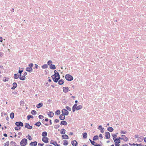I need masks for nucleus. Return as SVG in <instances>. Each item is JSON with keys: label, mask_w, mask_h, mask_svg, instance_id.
I'll use <instances>...</instances> for the list:
<instances>
[{"label": "nucleus", "mask_w": 146, "mask_h": 146, "mask_svg": "<svg viewBox=\"0 0 146 146\" xmlns=\"http://www.w3.org/2000/svg\"><path fill=\"white\" fill-rule=\"evenodd\" d=\"M113 140L115 143V146H119V143H120V140L119 139L117 138H113Z\"/></svg>", "instance_id": "f257e3e1"}, {"label": "nucleus", "mask_w": 146, "mask_h": 146, "mask_svg": "<svg viewBox=\"0 0 146 146\" xmlns=\"http://www.w3.org/2000/svg\"><path fill=\"white\" fill-rule=\"evenodd\" d=\"M27 140L26 139H23L20 142V144L21 146H25L27 143Z\"/></svg>", "instance_id": "f03ea898"}, {"label": "nucleus", "mask_w": 146, "mask_h": 146, "mask_svg": "<svg viewBox=\"0 0 146 146\" xmlns=\"http://www.w3.org/2000/svg\"><path fill=\"white\" fill-rule=\"evenodd\" d=\"M65 78L66 80L69 81H71L73 79V77L72 76L68 74H66L65 76Z\"/></svg>", "instance_id": "7ed1b4c3"}, {"label": "nucleus", "mask_w": 146, "mask_h": 146, "mask_svg": "<svg viewBox=\"0 0 146 146\" xmlns=\"http://www.w3.org/2000/svg\"><path fill=\"white\" fill-rule=\"evenodd\" d=\"M53 80L55 82H57L60 79H58L57 77L55 76H54L53 75L51 76Z\"/></svg>", "instance_id": "20e7f679"}, {"label": "nucleus", "mask_w": 146, "mask_h": 146, "mask_svg": "<svg viewBox=\"0 0 146 146\" xmlns=\"http://www.w3.org/2000/svg\"><path fill=\"white\" fill-rule=\"evenodd\" d=\"M49 139L46 137H43L42 138V141L45 143H48Z\"/></svg>", "instance_id": "39448f33"}, {"label": "nucleus", "mask_w": 146, "mask_h": 146, "mask_svg": "<svg viewBox=\"0 0 146 146\" xmlns=\"http://www.w3.org/2000/svg\"><path fill=\"white\" fill-rule=\"evenodd\" d=\"M62 113L65 115H68L69 113V112L67 110L65 109H63L62 110Z\"/></svg>", "instance_id": "423d86ee"}, {"label": "nucleus", "mask_w": 146, "mask_h": 146, "mask_svg": "<svg viewBox=\"0 0 146 146\" xmlns=\"http://www.w3.org/2000/svg\"><path fill=\"white\" fill-rule=\"evenodd\" d=\"M25 127L28 129H31L33 128V127L30 126L29 124L26 123L25 125Z\"/></svg>", "instance_id": "0eeeda50"}, {"label": "nucleus", "mask_w": 146, "mask_h": 146, "mask_svg": "<svg viewBox=\"0 0 146 146\" xmlns=\"http://www.w3.org/2000/svg\"><path fill=\"white\" fill-rule=\"evenodd\" d=\"M110 134L108 132H106L105 133V137L106 138V139H108L110 138Z\"/></svg>", "instance_id": "6e6552de"}, {"label": "nucleus", "mask_w": 146, "mask_h": 146, "mask_svg": "<svg viewBox=\"0 0 146 146\" xmlns=\"http://www.w3.org/2000/svg\"><path fill=\"white\" fill-rule=\"evenodd\" d=\"M71 144L73 146H76L78 145V143L76 140H74L72 141Z\"/></svg>", "instance_id": "1a4fd4ad"}, {"label": "nucleus", "mask_w": 146, "mask_h": 146, "mask_svg": "<svg viewBox=\"0 0 146 146\" xmlns=\"http://www.w3.org/2000/svg\"><path fill=\"white\" fill-rule=\"evenodd\" d=\"M30 145L31 146H36L37 145V142L36 141L32 142L30 143Z\"/></svg>", "instance_id": "9d476101"}, {"label": "nucleus", "mask_w": 146, "mask_h": 146, "mask_svg": "<svg viewBox=\"0 0 146 146\" xmlns=\"http://www.w3.org/2000/svg\"><path fill=\"white\" fill-rule=\"evenodd\" d=\"M121 139L123 140L124 141H126L128 140L127 138L125 135H122L121 136Z\"/></svg>", "instance_id": "9b49d317"}, {"label": "nucleus", "mask_w": 146, "mask_h": 146, "mask_svg": "<svg viewBox=\"0 0 146 146\" xmlns=\"http://www.w3.org/2000/svg\"><path fill=\"white\" fill-rule=\"evenodd\" d=\"M77 104H75L72 107V111L74 112L76 110V108L77 107Z\"/></svg>", "instance_id": "f8f14e48"}, {"label": "nucleus", "mask_w": 146, "mask_h": 146, "mask_svg": "<svg viewBox=\"0 0 146 146\" xmlns=\"http://www.w3.org/2000/svg\"><path fill=\"white\" fill-rule=\"evenodd\" d=\"M33 70V69L32 68L30 67H27L26 68V70L30 72H31Z\"/></svg>", "instance_id": "ddd939ff"}, {"label": "nucleus", "mask_w": 146, "mask_h": 146, "mask_svg": "<svg viewBox=\"0 0 146 146\" xmlns=\"http://www.w3.org/2000/svg\"><path fill=\"white\" fill-rule=\"evenodd\" d=\"M48 114L49 117H52L53 116L54 114L53 112L51 111L48 113Z\"/></svg>", "instance_id": "4468645a"}, {"label": "nucleus", "mask_w": 146, "mask_h": 146, "mask_svg": "<svg viewBox=\"0 0 146 146\" xmlns=\"http://www.w3.org/2000/svg\"><path fill=\"white\" fill-rule=\"evenodd\" d=\"M59 118L61 120H64L65 119V116L63 114L60 115L59 116Z\"/></svg>", "instance_id": "2eb2a0df"}, {"label": "nucleus", "mask_w": 146, "mask_h": 146, "mask_svg": "<svg viewBox=\"0 0 146 146\" xmlns=\"http://www.w3.org/2000/svg\"><path fill=\"white\" fill-rule=\"evenodd\" d=\"M13 86L11 88V89L12 90H14L15 89L17 86V83L15 82H14L13 84Z\"/></svg>", "instance_id": "dca6fc26"}, {"label": "nucleus", "mask_w": 146, "mask_h": 146, "mask_svg": "<svg viewBox=\"0 0 146 146\" xmlns=\"http://www.w3.org/2000/svg\"><path fill=\"white\" fill-rule=\"evenodd\" d=\"M67 124V123L65 121H62L61 122V125H66Z\"/></svg>", "instance_id": "f3484780"}, {"label": "nucleus", "mask_w": 146, "mask_h": 146, "mask_svg": "<svg viewBox=\"0 0 146 146\" xmlns=\"http://www.w3.org/2000/svg\"><path fill=\"white\" fill-rule=\"evenodd\" d=\"M50 68L54 70L56 69V68L55 66L54 65L51 64L50 66Z\"/></svg>", "instance_id": "a211bd4d"}, {"label": "nucleus", "mask_w": 146, "mask_h": 146, "mask_svg": "<svg viewBox=\"0 0 146 146\" xmlns=\"http://www.w3.org/2000/svg\"><path fill=\"white\" fill-rule=\"evenodd\" d=\"M62 137L63 139H68V137L66 135H62Z\"/></svg>", "instance_id": "6ab92c4d"}, {"label": "nucleus", "mask_w": 146, "mask_h": 146, "mask_svg": "<svg viewBox=\"0 0 146 146\" xmlns=\"http://www.w3.org/2000/svg\"><path fill=\"white\" fill-rule=\"evenodd\" d=\"M64 82V81L62 79L60 80L58 82V84L59 85H62L63 84Z\"/></svg>", "instance_id": "aec40b11"}, {"label": "nucleus", "mask_w": 146, "mask_h": 146, "mask_svg": "<svg viewBox=\"0 0 146 146\" xmlns=\"http://www.w3.org/2000/svg\"><path fill=\"white\" fill-rule=\"evenodd\" d=\"M47 133L46 131H44L42 132V136L44 137H46L47 135Z\"/></svg>", "instance_id": "412c9836"}, {"label": "nucleus", "mask_w": 146, "mask_h": 146, "mask_svg": "<svg viewBox=\"0 0 146 146\" xmlns=\"http://www.w3.org/2000/svg\"><path fill=\"white\" fill-rule=\"evenodd\" d=\"M68 87H64L63 91L64 92H68Z\"/></svg>", "instance_id": "4be33fe9"}, {"label": "nucleus", "mask_w": 146, "mask_h": 146, "mask_svg": "<svg viewBox=\"0 0 146 146\" xmlns=\"http://www.w3.org/2000/svg\"><path fill=\"white\" fill-rule=\"evenodd\" d=\"M43 104L42 103H40L38 104L36 106L37 108H39L42 106Z\"/></svg>", "instance_id": "5701e85b"}, {"label": "nucleus", "mask_w": 146, "mask_h": 146, "mask_svg": "<svg viewBox=\"0 0 146 146\" xmlns=\"http://www.w3.org/2000/svg\"><path fill=\"white\" fill-rule=\"evenodd\" d=\"M19 78L21 80H24L25 79V76H21Z\"/></svg>", "instance_id": "b1692460"}, {"label": "nucleus", "mask_w": 146, "mask_h": 146, "mask_svg": "<svg viewBox=\"0 0 146 146\" xmlns=\"http://www.w3.org/2000/svg\"><path fill=\"white\" fill-rule=\"evenodd\" d=\"M82 108V106L81 105H79L77 106L76 108V110H80Z\"/></svg>", "instance_id": "393cba45"}, {"label": "nucleus", "mask_w": 146, "mask_h": 146, "mask_svg": "<svg viewBox=\"0 0 146 146\" xmlns=\"http://www.w3.org/2000/svg\"><path fill=\"white\" fill-rule=\"evenodd\" d=\"M83 138L86 139L87 137V134L86 133H84L83 134Z\"/></svg>", "instance_id": "a878e982"}, {"label": "nucleus", "mask_w": 146, "mask_h": 146, "mask_svg": "<svg viewBox=\"0 0 146 146\" xmlns=\"http://www.w3.org/2000/svg\"><path fill=\"white\" fill-rule=\"evenodd\" d=\"M107 130L110 132H111L113 131V129L112 127H109L108 128Z\"/></svg>", "instance_id": "bb28decb"}, {"label": "nucleus", "mask_w": 146, "mask_h": 146, "mask_svg": "<svg viewBox=\"0 0 146 146\" xmlns=\"http://www.w3.org/2000/svg\"><path fill=\"white\" fill-rule=\"evenodd\" d=\"M60 133L62 134H64L65 133V130L64 129H62L60 130Z\"/></svg>", "instance_id": "cd10ccee"}, {"label": "nucleus", "mask_w": 146, "mask_h": 146, "mask_svg": "<svg viewBox=\"0 0 146 146\" xmlns=\"http://www.w3.org/2000/svg\"><path fill=\"white\" fill-rule=\"evenodd\" d=\"M98 135L94 136L93 138V140L94 141L98 140Z\"/></svg>", "instance_id": "c85d7f7f"}, {"label": "nucleus", "mask_w": 146, "mask_h": 146, "mask_svg": "<svg viewBox=\"0 0 146 146\" xmlns=\"http://www.w3.org/2000/svg\"><path fill=\"white\" fill-rule=\"evenodd\" d=\"M19 76L18 74H15L14 77V78L17 79L19 78Z\"/></svg>", "instance_id": "c756f323"}, {"label": "nucleus", "mask_w": 146, "mask_h": 146, "mask_svg": "<svg viewBox=\"0 0 146 146\" xmlns=\"http://www.w3.org/2000/svg\"><path fill=\"white\" fill-rule=\"evenodd\" d=\"M48 66L46 64H45L43 66H42L41 67L43 69H45L47 68Z\"/></svg>", "instance_id": "7c9ffc66"}, {"label": "nucleus", "mask_w": 146, "mask_h": 146, "mask_svg": "<svg viewBox=\"0 0 146 146\" xmlns=\"http://www.w3.org/2000/svg\"><path fill=\"white\" fill-rule=\"evenodd\" d=\"M41 124V123L40 122L38 121V122H37L36 123H35V125L39 127V126Z\"/></svg>", "instance_id": "2f4dec72"}, {"label": "nucleus", "mask_w": 146, "mask_h": 146, "mask_svg": "<svg viewBox=\"0 0 146 146\" xmlns=\"http://www.w3.org/2000/svg\"><path fill=\"white\" fill-rule=\"evenodd\" d=\"M10 117L11 119H13L14 117V113L12 112L10 114Z\"/></svg>", "instance_id": "473e14b6"}, {"label": "nucleus", "mask_w": 146, "mask_h": 146, "mask_svg": "<svg viewBox=\"0 0 146 146\" xmlns=\"http://www.w3.org/2000/svg\"><path fill=\"white\" fill-rule=\"evenodd\" d=\"M28 137V139L29 140H31L32 139V138L31 136L29 135H28L27 137Z\"/></svg>", "instance_id": "72a5a7b5"}, {"label": "nucleus", "mask_w": 146, "mask_h": 146, "mask_svg": "<svg viewBox=\"0 0 146 146\" xmlns=\"http://www.w3.org/2000/svg\"><path fill=\"white\" fill-rule=\"evenodd\" d=\"M63 145H68V142L67 141L65 140L64 141Z\"/></svg>", "instance_id": "f704fd0d"}, {"label": "nucleus", "mask_w": 146, "mask_h": 146, "mask_svg": "<svg viewBox=\"0 0 146 146\" xmlns=\"http://www.w3.org/2000/svg\"><path fill=\"white\" fill-rule=\"evenodd\" d=\"M27 119L28 120H29L31 118H33V117L32 115H28L27 116Z\"/></svg>", "instance_id": "c9c22d12"}, {"label": "nucleus", "mask_w": 146, "mask_h": 146, "mask_svg": "<svg viewBox=\"0 0 146 146\" xmlns=\"http://www.w3.org/2000/svg\"><path fill=\"white\" fill-rule=\"evenodd\" d=\"M31 113L33 115H35L36 114V112L34 110H33L31 111Z\"/></svg>", "instance_id": "e433bc0d"}, {"label": "nucleus", "mask_w": 146, "mask_h": 146, "mask_svg": "<svg viewBox=\"0 0 146 146\" xmlns=\"http://www.w3.org/2000/svg\"><path fill=\"white\" fill-rule=\"evenodd\" d=\"M50 143L54 145L55 144H56V142H55L54 141L51 140L50 142Z\"/></svg>", "instance_id": "4c0bfd02"}, {"label": "nucleus", "mask_w": 146, "mask_h": 146, "mask_svg": "<svg viewBox=\"0 0 146 146\" xmlns=\"http://www.w3.org/2000/svg\"><path fill=\"white\" fill-rule=\"evenodd\" d=\"M60 111L59 110H57L56 112V114L57 115H60Z\"/></svg>", "instance_id": "58836bf2"}, {"label": "nucleus", "mask_w": 146, "mask_h": 146, "mask_svg": "<svg viewBox=\"0 0 146 146\" xmlns=\"http://www.w3.org/2000/svg\"><path fill=\"white\" fill-rule=\"evenodd\" d=\"M56 75H55V76L57 77L58 79H60V76L58 72H57V73L56 74Z\"/></svg>", "instance_id": "ea45409f"}, {"label": "nucleus", "mask_w": 146, "mask_h": 146, "mask_svg": "<svg viewBox=\"0 0 146 146\" xmlns=\"http://www.w3.org/2000/svg\"><path fill=\"white\" fill-rule=\"evenodd\" d=\"M21 121L17 122L15 123V124L17 126H20Z\"/></svg>", "instance_id": "a19ab883"}, {"label": "nucleus", "mask_w": 146, "mask_h": 146, "mask_svg": "<svg viewBox=\"0 0 146 146\" xmlns=\"http://www.w3.org/2000/svg\"><path fill=\"white\" fill-rule=\"evenodd\" d=\"M52 63V62L51 60H50L48 61L47 62L48 64L50 66V65H51L52 64L51 63Z\"/></svg>", "instance_id": "79ce46f5"}, {"label": "nucleus", "mask_w": 146, "mask_h": 146, "mask_svg": "<svg viewBox=\"0 0 146 146\" xmlns=\"http://www.w3.org/2000/svg\"><path fill=\"white\" fill-rule=\"evenodd\" d=\"M65 108H66L67 110H68L69 111H71V109L68 106H66L65 107Z\"/></svg>", "instance_id": "37998d69"}, {"label": "nucleus", "mask_w": 146, "mask_h": 146, "mask_svg": "<svg viewBox=\"0 0 146 146\" xmlns=\"http://www.w3.org/2000/svg\"><path fill=\"white\" fill-rule=\"evenodd\" d=\"M21 128V127H15V130H18L19 129H20Z\"/></svg>", "instance_id": "c03bdc74"}, {"label": "nucleus", "mask_w": 146, "mask_h": 146, "mask_svg": "<svg viewBox=\"0 0 146 146\" xmlns=\"http://www.w3.org/2000/svg\"><path fill=\"white\" fill-rule=\"evenodd\" d=\"M44 145V143H39L38 144V146H43Z\"/></svg>", "instance_id": "a18cd8bd"}, {"label": "nucleus", "mask_w": 146, "mask_h": 146, "mask_svg": "<svg viewBox=\"0 0 146 146\" xmlns=\"http://www.w3.org/2000/svg\"><path fill=\"white\" fill-rule=\"evenodd\" d=\"M38 117L40 119H42L44 117L42 115H40Z\"/></svg>", "instance_id": "49530a36"}, {"label": "nucleus", "mask_w": 146, "mask_h": 146, "mask_svg": "<svg viewBox=\"0 0 146 146\" xmlns=\"http://www.w3.org/2000/svg\"><path fill=\"white\" fill-rule=\"evenodd\" d=\"M33 63H31L29 65V67L32 68L33 67Z\"/></svg>", "instance_id": "de8ad7c7"}, {"label": "nucleus", "mask_w": 146, "mask_h": 146, "mask_svg": "<svg viewBox=\"0 0 146 146\" xmlns=\"http://www.w3.org/2000/svg\"><path fill=\"white\" fill-rule=\"evenodd\" d=\"M127 133L126 131H121V134H125Z\"/></svg>", "instance_id": "09e8293b"}, {"label": "nucleus", "mask_w": 146, "mask_h": 146, "mask_svg": "<svg viewBox=\"0 0 146 146\" xmlns=\"http://www.w3.org/2000/svg\"><path fill=\"white\" fill-rule=\"evenodd\" d=\"M9 142H7L5 144V146H9Z\"/></svg>", "instance_id": "8fccbe9b"}, {"label": "nucleus", "mask_w": 146, "mask_h": 146, "mask_svg": "<svg viewBox=\"0 0 146 146\" xmlns=\"http://www.w3.org/2000/svg\"><path fill=\"white\" fill-rule=\"evenodd\" d=\"M101 132L102 133H104V128H101Z\"/></svg>", "instance_id": "3c124183"}, {"label": "nucleus", "mask_w": 146, "mask_h": 146, "mask_svg": "<svg viewBox=\"0 0 146 146\" xmlns=\"http://www.w3.org/2000/svg\"><path fill=\"white\" fill-rule=\"evenodd\" d=\"M91 143L93 145H94H94H95V144H94V143H95V142H94V141H91Z\"/></svg>", "instance_id": "603ef678"}, {"label": "nucleus", "mask_w": 146, "mask_h": 146, "mask_svg": "<svg viewBox=\"0 0 146 146\" xmlns=\"http://www.w3.org/2000/svg\"><path fill=\"white\" fill-rule=\"evenodd\" d=\"M59 121V120L58 119H56L54 120V122L56 123H57Z\"/></svg>", "instance_id": "864d4df0"}, {"label": "nucleus", "mask_w": 146, "mask_h": 146, "mask_svg": "<svg viewBox=\"0 0 146 146\" xmlns=\"http://www.w3.org/2000/svg\"><path fill=\"white\" fill-rule=\"evenodd\" d=\"M112 136L113 137L115 138V137L117 136V135L115 134H113L112 135Z\"/></svg>", "instance_id": "5fc2aeb1"}, {"label": "nucleus", "mask_w": 146, "mask_h": 146, "mask_svg": "<svg viewBox=\"0 0 146 146\" xmlns=\"http://www.w3.org/2000/svg\"><path fill=\"white\" fill-rule=\"evenodd\" d=\"M15 143V142L13 141H11L10 142V144H11V145H13Z\"/></svg>", "instance_id": "6e6d98bb"}, {"label": "nucleus", "mask_w": 146, "mask_h": 146, "mask_svg": "<svg viewBox=\"0 0 146 146\" xmlns=\"http://www.w3.org/2000/svg\"><path fill=\"white\" fill-rule=\"evenodd\" d=\"M23 70H19V74H21H21L22 73V72H23Z\"/></svg>", "instance_id": "4d7b16f0"}, {"label": "nucleus", "mask_w": 146, "mask_h": 146, "mask_svg": "<svg viewBox=\"0 0 146 146\" xmlns=\"http://www.w3.org/2000/svg\"><path fill=\"white\" fill-rule=\"evenodd\" d=\"M20 126H22V127H23V123L21 121V122H20Z\"/></svg>", "instance_id": "13d9d810"}, {"label": "nucleus", "mask_w": 146, "mask_h": 146, "mask_svg": "<svg viewBox=\"0 0 146 146\" xmlns=\"http://www.w3.org/2000/svg\"><path fill=\"white\" fill-rule=\"evenodd\" d=\"M94 146H101L99 144H98L97 143H96L94 145Z\"/></svg>", "instance_id": "bf43d9fd"}, {"label": "nucleus", "mask_w": 146, "mask_h": 146, "mask_svg": "<svg viewBox=\"0 0 146 146\" xmlns=\"http://www.w3.org/2000/svg\"><path fill=\"white\" fill-rule=\"evenodd\" d=\"M3 53L2 52H0V56L2 57L3 55Z\"/></svg>", "instance_id": "052dcab7"}, {"label": "nucleus", "mask_w": 146, "mask_h": 146, "mask_svg": "<svg viewBox=\"0 0 146 146\" xmlns=\"http://www.w3.org/2000/svg\"><path fill=\"white\" fill-rule=\"evenodd\" d=\"M101 128H102V126L101 125H100L98 126V129H101Z\"/></svg>", "instance_id": "680f3d73"}, {"label": "nucleus", "mask_w": 146, "mask_h": 146, "mask_svg": "<svg viewBox=\"0 0 146 146\" xmlns=\"http://www.w3.org/2000/svg\"><path fill=\"white\" fill-rule=\"evenodd\" d=\"M3 41V38L2 37H0V42H2Z\"/></svg>", "instance_id": "e2e57ef3"}, {"label": "nucleus", "mask_w": 146, "mask_h": 146, "mask_svg": "<svg viewBox=\"0 0 146 146\" xmlns=\"http://www.w3.org/2000/svg\"><path fill=\"white\" fill-rule=\"evenodd\" d=\"M99 137H100L101 138H103V136L102 134H100L99 135Z\"/></svg>", "instance_id": "0e129e2a"}, {"label": "nucleus", "mask_w": 146, "mask_h": 146, "mask_svg": "<svg viewBox=\"0 0 146 146\" xmlns=\"http://www.w3.org/2000/svg\"><path fill=\"white\" fill-rule=\"evenodd\" d=\"M54 74L53 75H55L57 73V71L56 70H54Z\"/></svg>", "instance_id": "69168bd1"}, {"label": "nucleus", "mask_w": 146, "mask_h": 146, "mask_svg": "<svg viewBox=\"0 0 146 146\" xmlns=\"http://www.w3.org/2000/svg\"><path fill=\"white\" fill-rule=\"evenodd\" d=\"M55 146H59V145H58L56 142V144H55V145H54Z\"/></svg>", "instance_id": "338daca9"}, {"label": "nucleus", "mask_w": 146, "mask_h": 146, "mask_svg": "<svg viewBox=\"0 0 146 146\" xmlns=\"http://www.w3.org/2000/svg\"><path fill=\"white\" fill-rule=\"evenodd\" d=\"M121 146H129L127 144H125V145H123Z\"/></svg>", "instance_id": "774afa93"}]
</instances>
